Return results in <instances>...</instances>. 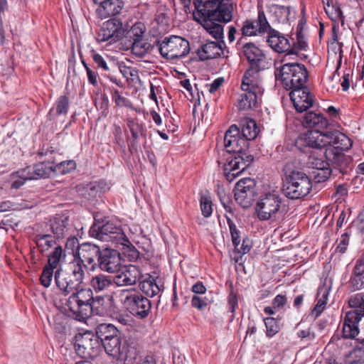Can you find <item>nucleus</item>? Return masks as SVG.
<instances>
[{"mask_svg":"<svg viewBox=\"0 0 364 364\" xmlns=\"http://www.w3.org/2000/svg\"><path fill=\"white\" fill-rule=\"evenodd\" d=\"M209 303L206 298L203 299L197 295H194L191 299V305L199 310H203Z\"/></svg>","mask_w":364,"mask_h":364,"instance_id":"58","label":"nucleus"},{"mask_svg":"<svg viewBox=\"0 0 364 364\" xmlns=\"http://www.w3.org/2000/svg\"><path fill=\"white\" fill-rule=\"evenodd\" d=\"M289 97L298 112L306 111L313 106V95L306 86L291 90Z\"/></svg>","mask_w":364,"mask_h":364,"instance_id":"22","label":"nucleus"},{"mask_svg":"<svg viewBox=\"0 0 364 364\" xmlns=\"http://www.w3.org/2000/svg\"><path fill=\"white\" fill-rule=\"evenodd\" d=\"M96 334L100 338L102 345L105 341H109L119 334L118 329L111 323H100L95 329Z\"/></svg>","mask_w":364,"mask_h":364,"instance_id":"34","label":"nucleus"},{"mask_svg":"<svg viewBox=\"0 0 364 364\" xmlns=\"http://www.w3.org/2000/svg\"><path fill=\"white\" fill-rule=\"evenodd\" d=\"M200 208L204 217L210 216L213 212L212 201L210 198L203 196L200 198Z\"/></svg>","mask_w":364,"mask_h":364,"instance_id":"51","label":"nucleus"},{"mask_svg":"<svg viewBox=\"0 0 364 364\" xmlns=\"http://www.w3.org/2000/svg\"><path fill=\"white\" fill-rule=\"evenodd\" d=\"M89 235L102 241L111 242L116 245L126 235L119 223L109 220L95 218V222L89 230Z\"/></svg>","mask_w":364,"mask_h":364,"instance_id":"12","label":"nucleus"},{"mask_svg":"<svg viewBox=\"0 0 364 364\" xmlns=\"http://www.w3.org/2000/svg\"><path fill=\"white\" fill-rule=\"evenodd\" d=\"M120 265L119 254L116 250L106 248L102 250L97 261L95 269L100 268L102 271L114 273L117 272Z\"/></svg>","mask_w":364,"mask_h":364,"instance_id":"21","label":"nucleus"},{"mask_svg":"<svg viewBox=\"0 0 364 364\" xmlns=\"http://www.w3.org/2000/svg\"><path fill=\"white\" fill-rule=\"evenodd\" d=\"M335 140L340 143L341 149L351 147L353 142L344 134L338 130L326 131V132H318L316 131H308L306 133L300 134L295 141V146L301 152L309 154L315 150H320L321 148H326L331 145Z\"/></svg>","mask_w":364,"mask_h":364,"instance_id":"2","label":"nucleus"},{"mask_svg":"<svg viewBox=\"0 0 364 364\" xmlns=\"http://www.w3.org/2000/svg\"><path fill=\"white\" fill-rule=\"evenodd\" d=\"M296 41L293 43L292 48H294V50L297 53V50H306L308 46L307 42L306 41L305 36L303 33V31L296 30Z\"/></svg>","mask_w":364,"mask_h":364,"instance_id":"49","label":"nucleus"},{"mask_svg":"<svg viewBox=\"0 0 364 364\" xmlns=\"http://www.w3.org/2000/svg\"><path fill=\"white\" fill-rule=\"evenodd\" d=\"M161 283V279L158 277L154 278L151 275H147L146 278L140 282L139 287L144 294L150 297H154L161 291L163 286Z\"/></svg>","mask_w":364,"mask_h":364,"instance_id":"29","label":"nucleus"},{"mask_svg":"<svg viewBox=\"0 0 364 364\" xmlns=\"http://www.w3.org/2000/svg\"><path fill=\"white\" fill-rule=\"evenodd\" d=\"M96 4H100V12H103V15L115 16L121 11V6L118 0H102V2H95Z\"/></svg>","mask_w":364,"mask_h":364,"instance_id":"36","label":"nucleus"},{"mask_svg":"<svg viewBox=\"0 0 364 364\" xmlns=\"http://www.w3.org/2000/svg\"><path fill=\"white\" fill-rule=\"evenodd\" d=\"M65 309L66 314L77 321H82L91 314V302L93 296L91 289H77L70 293Z\"/></svg>","mask_w":364,"mask_h":364,"instance_id":"9","label":"nucleus"},{"mask_svg":"<svg viewBox=\"0 0 364 364\" xmlns=\"http://www.w3.org/2000/svg\"><path fill=\"white\" fill-rule=\"evenodd\" d=\"M350 283L355 289L364 288V257L356 260Z\"/></svg>","mask_w":364,"mask_h":364,"instance_id":"32","label":"nucleus"},{"mask_svg":"<svg viewBox=\"0 0 364 364\" xmlns=\"http://www.w3.org/2000/svg\"><path fill=\"white\" fill-rule=\"evenodd\" d=\"M224 42L208 41L198 49L197 53L200 60L216 58L223 54Z\"/></svg>","mask_w":364,"mask_h":364,"instance_id":"26","label":"nucleus"},{"mask_svg":"<svg viewBox=\"0 0 364 364\" xmlns=\"http://www.w3.org/2000/svg\"><path fill=\"white\" fill-rule=\"evenodd\" d=\"M242 36L239 39L237 44L243 48V55L246 57L248 63H250V43L245 41V38L250 36V21L246 20L241 29Z\"/></svg>","mask_w":364,"mask_h":364,"instance_id":"35","label":"nucleus"},{"mask_svg":"<svg viewBox=\"0 0 364 364\" xmlns=\"http://www.w3.org/2000/svg\"><path fill=\"white\" fill-rule=\"evenodd\" d=\"M235 106L239 112H245L250 108V98L249 92H242L238 94Z\"/></svg>","mask_w":364,"mask_h":364,"instance_id":"45","label":"nucleus"},{"mask_svg":"<svg viewBox=\"0 0 364 364\" xmlns=\"http://www.w3.org/2000/svg\"><path fill=\"white\" fill-rule=\"evenodd\" d=\"M51 235L57 240L67 237L70 234L69 217L65 214L56 215L49 223Z\"/></svg>","mask_w":364,"mask_h":364,"instance_id":"24","label":"nucleus"},{"mask_svg":"<svg viewBox=\"0 0 364 364\" xmlns=\"http://www.w3.org/2000/svg\"><path fill=\"white\" fill-rule=\"evenodd\" d=\"M100 338L97 335L93 333V337L90 338V358L96 357L100 350Z\"/></svg>","mask_w":364,"mask_h":364,"instance_id":"56","label":"nucleus"},{"mask_svg":"<svg viewBox=\"0 0 364 364\" xmlns=\"http://www.w3.org/2000/svg\"><path fill=\"white\" fill-rule=\"evenodd\" d=\"M226 218H227L228 224V226L230 228V231L231 233L232 243H233L235 247L237 250H238L237 247L240 245L239 232H238V231L236 228V225H235L233 221L228 216Z\"/></svg>","mask_w":364,"mask_h":364,"instance_id":"53","label":"nucleus"},{"mask_svg":"<svg viewBox=\"0 0 364 364\" xmlns=\"http://www.w3.org/2000/svg\"><path fill=\"white\" fill-rule=\"evenodd\" d=\"M47 256L48 263L46 265L57 269L60 262L64 259L65 255L63 252L62 247L60 245H57L55 247L53 251Z\"/></svg>","mask_w":364,"mask_h":364,"instance_id":"41","label":"nucleus"},{"mask_svg":"<svg viewBox=\"0 0 364 364\" xmlns=\"http://www.w3.org/2000/svg\"><path fill=\"white\" fill-rule=\"evenodd\" d=\"M242 92H249L250 96V68L245 71L241 84Z\"/></svg>","mask_w":364,"mask_h":364,"instance_id":"59","label":"nucleus"},{"mask_svg":"<svg viewBox=\"0 0 364 364\" xmlns=\"http://www.w3.org/2000/svg\"><path fill=\"white\" fill-rule=\"evenodd\" d=\"M224 82L223 77H218L210 85L209 92L213 93L222 85Z\"/></svg>","mask_w":364,"mask_h":364,"instance_id":"64","label":"nucleus"},{"mask_svg":"<svg viewBox=\"0 0 364 364\" xmlns=\"http://www.w3.org/2000/svg\"><path fill=\"white\" fill-rule=\"evenodd\" d=\"M327 149L321 148L320 150H315L309 153L307 164L309 167L314 168L326 167L328 166L327 161Z\"/></svg>","mask_w":364,"mask_h":364,"instance_id":"31","label":"nucleus"},{"mask_svg":"<svg viewBox=\"0 0 364 364\" xmlns=\"http://www.w3.org/2000/svg\"><path fill=\"white\" fill-rule=\"evenodd\" d=\"M53 325L55 331L58 332H64L66 328V318H65V316L60 314L55 316L53 317Z\"/></svg>","mask_w":364,"mask_h":364,"instance_id":"52","label":"nucleus"},{"mask_svg":"<svg viewBox=\"0 0 364 364\" xmlns=\"http://www.w3.org/2000/svg\"><path fill=\"white\" fill-rule=\"evenodd\" d=\"M331 173L332 170L328 165L326 167L314 168L311 173V177L315 183H322L329 178Z\"/></svg>","mask_w":364,"mask_h":364,"instance_id":"42","label":"nucleus"},{"mask_svg":"<svg viewBox=\"0 0 364 364\" xmlns=\"http://www.w3.org/2000/svg\"><path fill=\"white\" fill-rule=\"evenodd\" d=\"M116 247L120 248L123 254L127 255L131 260H135L139 256V251L131 243L126 235L120 240V242H119Z\"/></svg>","mask_w":364,"mask_h":364,"instance_id":"38","label":"nucleus"},{"mask_svg":"<svg viewBox=\"0 0 364 364\" xmlns=\"http://www.w3.org/2000/svg\"><path fill=\"white\" fill-rule=\"evenodd\" d=\"M144 31V25L136 23L126 32L124 44L127 49H131L136 55H143L151 48V44L143 39Z\"/></svg>","mask_w":364,"mask_h":364,"instance_id":"16","label":"nucleus"},{"mask_svg":"<svg viewBox=\"0 0 364 364\" xmlns=\"http://www.w3.org/2000/svg\"><path fill=\"white\" fill-rule=\"evenodd\" d=\"M118 297L124 308L138 318H146L151 311V301L136 288L120 290Z\"/></svg>","mask_w":364,"mask_h":364,"instance_id":"7","label":"nucleus"},{"mask_svg":"<svg viewBox=\"0 0 364 364\" xmlns=\"http://www.w3.org/2000/svg\"><path fill=\"white\" fill-rule=\"evenodd\" d=\"M192 291L195 294H202L205 293L206 288L203 282H198L194 285H193Z\"/></svg>","mask_w":364,"mask_h":364,"instance_id":"63","label":"nucleus"},{"mask_svg":"<svg viewBox=\"0 0 364 364\" xmlns=\"http://www.w3.org/2000/svg\"><path fill=\"white\" fill-rule=\"evenodd\" d=\"M114 284L113 277L103 274L93 276L90 280V286L95 292L109 290Z\"/></svg>","mask_w":364,"mask_h":364,"instance_id":"30","label":"nucleus"},{"mask_svg":"<svg viewBox=\"0 0 364 364\" xmlns=\"http://www.w3.org/2000/svg\"><path fill=\"white\" fill-rule=\"evenodd\" d=\"M337 140L332 142L331 147L327 148V161L332 164L335 171H338L343 175L348 174L353 168V159L350 156L346 155L343 152L348 151L350 147L341 149L340 143Z\"/></svg>","mask_w":364,"mask_h":364,"instance_id":"15","label":"nucleus"},{"mask_svg":"<svg viewBox=\"0 0 364 364\" xmlns=\"http://www.w3.org/2000/svg\"><path fill=\"white\" fill-rule=\"evenodd\" d=\"M218 20L206 19L203 20V27L216 40L220 39L223 36V26L218 23Z\"/></svg>","mask_w":364,"mask_h":364,"instance_id":"37","label":"nucleus"},{"mask_svg":"<svg viewBox=\"0 0 364 364\" xmlns=\"http://www.w3.org/2000/svg\"><path fill=\"white\" fill-rule=\"evenodd\" d=\"M101 252L102 250L100 247L92 243L85 242L80 245H77L78 259L75 262H80L82 264V263H87L90 265V270L94 271Z\"/></svg>","mask_w":364,"mask_h":364,"instance_id":"19","label":"nucleus"},{"mask_svg":"<svg viewBox=\"0 0 364 364\" xmlns=\"http://www.w3.org/2000/svg\"><path fill=\"white\" fill-rule=\"evenodd\" d=\"M268 62L264 51L252 43V79L257 80L255 84L252 80V95L255 96V99L252 98V101H254L255 107L262 102V96L264 92L258 73L259 71L264 70Z\"/></svg>","mask_w":364,"mask_h":364,"instance_id":"13","label":"nucleus"},{"mask_svg":"<svg viewBox=\"0 0 364 364\" xmlns=\"http://www.w3.org/2000/svg\"><path fill=\"white\" fill-rule=\"evenodd\" d=\"M312 188L311 179L303 171L293 170L286 174L282 191L288 198L296 200L307 196Z\"/></svg>","mask_w":364,"mask_h":364,"instance_id":"10","label":"nucleus"},{"mask_svg":"<svg viewBox=\"0 0 364 364\" xmlns=\"http://www.w3.org/2000/svg\"><path fill=\"white\" fill-rule=\"evenodd\" d=\"M328 296V292L326 289H318L317 293V304L311 312L312 315L315 316L316 318H317L325 309L327 304Z\"/></svg>","mask_w":364,"mask_h":364,"instance_id":"39","label":"nucleus"},{"mask_svg":"<svg viewBox=\"0 0 364 364\" xmlns=\"http://www.w3.org/2000/svg\"><path fill=\"white\" fill-rule=\"evenodd\" d=\"M57 240L50 233L38 234L35 237V242L39 251L44 254L49 251L51 248H55L57 245Z\"/></svg>","mask_w":364,"mask_h":364,"instance_id":"33","label":"nucleus"},{"mask_svg":"<svg viewBox=\"0 0 364 364\" xmlns=\"http://www.w3.org/2000/svg\"><path fill=\"white\" fill-rule=\"evenodd\" d=\"M228 305L229 311L233 313L235 310L236 306L237 305V297L232 291H231L229 294Z\"/></svg>","mask_w":364,"mask_h":364,"instance_id":"61","label":"nucleus"},{"mask_svg":"<svg viewBox=\"0 0 364 364\" xmlns=\"http://www.w3.org/2000/svg\"><path fill=\"white\" fill-rule=\"evenodd\" d=\"M302 124L304 127L311 129V131L318 132H326L324 129L328 125V120L322 114L314 112L305 114Z\"/></svg>","mask_w":364,"mask_h":364,"instance_id":"27","label":"nucleus"},{"mask_svg":"<svg viewBox=\"0 0 364 364\" xmlns=\"http://www.w3.org/2000/svg\"><path fill=\"white\" fill-rule=\"evenodd\" d=\"M195 8L203 20H218L227 23L231 21L232 5L229 0H194Z\"/></svg>","mask_w":364,"mask_h":364,"instance_id":"5","label":"nucleus"},{"mask_svg":"<svg viewBox=\"0 0 364 364\" xmlns=\"http://www.w3.org/2000/svg\"><path fill=\"white\" fill-rule=\"evenodd\" d=\"M15 204L10 200H5L0 202V213L15 210Z\"/></svg>","mask_w":364,"mask_h":364,"instance_id":"62","label":"nucleus"},{"mask_svg":"<svg viewBox=\"0 0 364 364\" xmlns=\"http://www.w3.org/2000/svg\"><path fill=\"white\" fill-rule=\"evenodd\" d=\"M275 78L281 80L283 87L292 90L306 86L308 72L306 67L298 63H284L280 69L275 71Z\"/></svg>","mask_w":364,"mask_h":364,"instance_id":"8","label":"nucleus"},{"mask_svg":"<svg viewBox=\"0 0 364 364\" xmlns=\"http://www.w3.org/2000/svg\"><path fill=\"white\" fill-rule=\"evenodd\" d=\"M282 198L275 193H265L257 203L255 214L260 220L275 218L279 211Z\"/></svg>","mask_w":364,"mask_h":364,"instance_id":"17","label":"nucleus"},{"mask_svg":"<svg viewBox=\"0 0 364 364\" xmlns=\"http://www.w3.org/2000/svg\"><path fill=\"white\" fill-rule=\"evenodd\" d=\"M264 322L267 329V336L268 337H272L279 332L280 326L276 319L272 317L266 318L264 320Z\"/></svg>","mask_w":364,"mask_h":364,"instance_id":"46","label":"nucleus"},{"mask_svg":"<svg viewBox=\"0 0 364 364\" xmlns=\"http://www.w3.org/2000/svg\"><path fill=\"white\" fill-rule=\"evenodd\" d=\"M105 352L117 360L131 363L139 355L141 347L139 343L132 338L122 341L120 335L111 338L102 344Z\"/></svg>","mask_w":364,"mask_h":364,"instance_id":"6","label":"nucleus"},{"mask_svg":"<svg viewBox=\"0 0 364 364\" xmlns=\"http://www.w3.org/2000/svg\"><path fill=\"white\" fill-rule=\"evenodd\" d=\"M54 269V268L48 267L47 265H45L43 267L40 277V281L41 284L44 287L48 288L50 286L51 282L53 280Z\"/></svg>","mask_w":364,"mask_h":364,"instance_id":"47","label":"nucleus"},{"mask_svg":"<svg viewBox=\"0 0 364 364\" xmlns=\"http://www.w3.org/2000/svg\"><path fill=\"white\" fill-rule=\"evenodd\" d=\"M161 55L167 59H177L189 53V43L185 38L171 36L166 37L161 42L157 41Z\"/></svg>","mask_w":364,"mask_h":364,"instance_id":"14","label":"nucleus"},{"mask_svg":"<svg viewBox=\"0 0 364 364\" xmlns=\"http://www.w3.org/2000/svg\"><path fill=\"white\" fill-rule=\"evenodd\" d=\"M97 108L102 112V115L107 116L109 107V99L106 95L101 96L99 102H96Z\"/></svg>","mask_w":364,"mask_h":364,"instance_id":"57","label":"nucleus"},{"mask_svg":"<svg viewBox=\"0 0 364 364\" xmlns=\"http://www.w3.org/2000/svg\"><path fill=\"white\" fill-rule=\"evenodd\" d=\"M125 35L121 21L117 18H113L103 23L97 33V40L99 42L108 41L112 43L122 38L124 42Z\"/></svg>","mask_w":364,"mask_h":364,"instance_id":"18","label":"nucleus"},{"mask_svg":"<svg viewBox=\"0 0 364 364\" xmlns=\"http://www.w3.org/2000/svg\"><path fill=\"white\" fill-rule=\"evenodd\" d=\"M93 333L86 331L84 333H77L75 337V349L78 355L85 358H90V338Z\"/></svg>","mask_w":364,"mask_h":364,"instance_id":"28","label":"nucleus"},{"mask_svg":"<svg viewBox=\"0 0 364 364\" xmlns=\"http://www.w3.org/2000/svg\"><path fill=\"white\" fill-rule=\"evenodd\" d=\"M348 304L355 309L346 314L342 333L345 338H355L359 333L358 323L364 316V294L359 293L352 296Z\"/></svg>","mask_w":364,"mask_h":364,"instance_id":"11","label":"nucleus"},{"mask_svg":"<svg viewBox=\"0 0 364 364\" xmlns=\"http://www.w3.org/2000/svg\"><path fill=\"white\" fill-rule=\"evenodd\" d=\"M349 242V236L347 232L343 233L341 239L339 240V242L337 245L336 250L341 253H344L347 250V246Z\"/></svg>","mask_w":364,"mask_h":364,"instance_id":"60","label":"nucleus"},{"mask_svg":"<svg viewBox=\"0 0 364 364\" xmlns=\"http://www.w3.org/2000/svg\"><path fill=\"white\" fill-rule=\"evenodd\" d=\"M75 162L74 161H62L56 165H55V168H56L55 173H67L70 172L72 170L75 168Z\"/></svg>","mask_w":364,"mask_h":364,"instance_id":"50","label":"nucleus"},{"mask_svg":"<svg viewBox=\"0 0 364 364\" xmlns=\"http://www.w3.org/2000/svg\"><path fill=\"white\" fill-rule=\"evenodd\" d=\"M85 267L86 264L82 265L80 262H74L65 269L61 267L56 269L55 283L63 294L67 296L80 287L85 278Z\"/></svg>","mask_w":364,"mask_h":364,"instance_id":"4","label":"nucleus"},{"mask_svg":"<svg viewBox=\"0 0 364 364\" xmlns=\"http://www.w3.org/2000/svg\"><path fill=\"white\" fill-rule=\"evenodd\" d=\"M235 200L243 208L250 207V178L240 179L235 187Z\"/></svg>","mask_w":364,"mask_h":364,"instance_id":"25","label":"nucleus"},{"mask_svg":"<svg viewBox=\"0 0 364 364\" xmlns=\"http://www.w3.org/2000/svg\"><path fill=\"white\" fill-rule=\"evenodd\" d=\"M111 297L108 295L105 296H92L91 302V312L95 311L98 315L104 314L107 311V301H109Z\"/></svg>","mask_w":364,"mask_h":364,"instance_id":"40","label":"nucleus"},{"mask_svg":"<svg viewBox=\"0 0 364 364\" xmlns=\"http://www.w3.org/2000/svg\"><path fill=\"white\" fill-rule=\"evenodd\" d=\"M92 58L98 68L105 72H108L110 70V68L107 65L105 58L101 55L95 53V51H92Z\"/></svg>","mask_w":364,"mask_h":364,"instance_id":"54","label":"nucleus"},{"mask_svg":"<svg viewBox=\"0 0 364 364\" xmlns=\"http://www.w3.org/2000/svg\"><path fill=\"white\" fill-rule=\"evenodd\" d=\"M69 107V100L66 96H60L56 104V112L58 114H66Z\"/></svg>","mask_w":364,"mask_h":364,"instance_id":"55","label":"nucleus"},{"mask_svg":"<svg viewBox=\"0 0 364 364\" xmlns=\"http://www.w3.org/2000/svg\"><path fill=\"white\" fill-rule=\"evenodd\" d=\"M55 171L56 168H55L54 163L47 161L36 164L33 167L27 166L21 170L19 173L21 177L24 179L36 180L41 178H48Z\"/></svg>","mask_w":364,"mask_h":364,"instance_id":"20","label":"nucleus"},{"mask_svg":"<svg viewBox=\"0 0 364 364\" xmlns=\"http://www.w3.org/2000/svg\"><path fill=\"white\" fill-rule=\"evenodd\" d=\"M273 7H274V14L279 22L288 21L290 15L289 7L279 5H274Z\"/></svg>","mask_w":364,"mask_h":364,"instance_id":"48","label":"nucleus"},{"mask_svg":"<svg viewBox=\"0 0 364 364\" xmlns=\"http://www.w3.org/2000/svg\"><path fill=\"white\" fill-rule=\"evenodd\" d=\"M250 118L244 114L238 125L232 124L226 131L223 144L228 153L237 155L223 166L224 174L229 182H232L240 173L250 165Z\"/></svg>","mask_w":364,"mask_h":364,"instance_id":"1","label":"nucleus"},{"mask_svg":"<svg viewBox=\"0 0 364 364\" xmlns=\"http://www.w3.org/2000/svg\"><path fill=\"white\" fill-rule=\"evenodd\" d=\"M266 33L268 34L267 42L269 46L277 53H286L284 58L288 55H297L294 48H291L289 40L270 26L264 11L259 5L257 19L255 22L252 21V36L262 35Z\"/></svg>","mask_w":364,"mask_h":364,"instance_id":"3","label":"nucleus"},{"mask_svg":"<svg viewBox=\"0 0 364 364\" xmlns=\"http://www.w3.org/2000/svg\"><path fill=\"white\" fill-rule=\"evenodd\" d=\"M111 97L113 102H114L116 106L122 107H131L132 102L130 100L123 96L122 93L117 89L113 88L111 90Z\"/></svg>","mask_w":364,"mask_h":364,"instance_id":"44","label":"nucleus"},{"mask_svg":"<svg viewBox=\"0 0 364 364\" xmlns=\"http://www.w3.org/2000/svg\"><path fill=\"white\" fill-rule=\"evenodd\" d=\"M127 126L130 130L134 141H136L140 135H145L144 126L136 118H128Z\"/></svg>","mask_w":364,"mask_h":364,"instance_id":"43","label":"nucleus"},{"mask_svg":"<svg viewBox=\"0 0 364 364\" xmlns=\"http://www.w3.org/2000/svg\"><path fill=\"white\" fill-rule=\"evenodd\" d=\"M141 277V269L136 265H129L113 276L114 284L117 287L132 286L136 284Z\"/></svg>","mask_w":364,"mask_h":364,"instance_id":"23","label":"nucleus"}]
</instances>
